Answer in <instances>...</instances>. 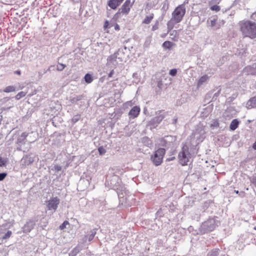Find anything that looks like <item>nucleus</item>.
Listing matches in <instances>:
<instances>
[{"instance_id":"1a4fd4ad","label":"nucleus","mask_w":256,"mask_h":256,"mask_svg":"<svg viewBox=\"0 0 256 256\" xmlns=\"http://www.w3.org/2000/svg\"><path fill=\"white\" fill-rule=\"evenodd\" d=\"M36 220L33 219H30L28 220L26 224L22 228L24 233H29L34 229L36 225Z\"/></svg>"},{"instance_id":"2eb2a0df","label":"nucleus","mask_w":256,"mask_h":256,"mask_svg":"<svg viewBox=\"0 0 256 256\" xmlns=\"http://www.w3.org/2000/svg\"><path fill=\"white\" fill-rule=\"evenodd\" d=\"M165 115L160 114L154 118L150 121V123L152 124H160L164 118Z\"/></svg>"},{"instance_id":"393cba45","label":"nucleus","mask_w":256,"mask_h":256,"mask_svg":"<svg viewBox=\"0 0 256 256\" xmlns=\"http://www.w3.org/2000/svg\"><path fill=\"white\" fill-rule=\"evenodd\" d=\"M16 90V87L15 86H6L4 90L5 92H14Z\"/></svg>"},{"instance_id":"774afa93","label":"nucleus","mask_w":256,"mask_h":256,"mask_svg":"<svg viewBox=\"0 0 256 256\" xmlns=\"http://www.w3.org/2000/svg\"><path fill=\"white\" fill-rule=\"evenodd\" d=\"M252 243L256 245V237L254 238L252 241Z\"/></svg>"},{"instance_id":"a878e982","label":"nucleus","mask_w":256,"mask_h":256,"mask_svg":"<svg viewBox=\"0 0 256 256\" xmlns=\"http://www.w3.org/2000/svg\"><path fill=\"white\" fill-rule=\"evenodd\" d=\"M174 44L170 41H166L162 44V47L166 50H170Z\"/></svg>"},{"instance_id":"e2e57ef3","label":"nucleus","mask_w":256,"mask_h":256,"mask_svg":"<svg viewBox=\"0 0 256 256\" xmlns=\"http://www.w3.org/2000/svg\"><path fill=\"white\" fill-rule=\"evenodd\" d=\"M178 121V118H176L172 120V124H176Z\"/></svg>"},{"instance_id":"13d9d810","label":"nucleus","mask_w":256,"mask_h":256,"mask_svg":"<svg viewBox=\"0 0 256 256\" xmlns=\"http://www.w3.org/2000/svg\"><path fill=\"white\" fill-rule=\"evenodd\" d=\"M114 30H120V26L118 24H116L114 26Z\"/></svg>"},{"instance_id":"4d7b16f0","label":"nucleus","mask_w":256,"mask_h":256,"mask_svg":"<svg viewBox=\"0 0 256 256\" xmlns=\"http://www.w3.org/2000/svg\"><path fill=\"white\" fill-rule=\"evenodd\" d=\"M14 74L20 75L21 74V71L20 70H16L14 72Z\"/></svg>"},{"instance_id":"cd10ccee","label":"nucleus","mask_w":256,"mask_h":256,"mask_svg":"<svg viewBox=\"0 0 256 256\" xmlns=\"http://www.w3.org/2000/svg\"><path fill=\"white\" fill-rule=\"evenodd\" d=\"M96 229L92 230L90 232V234L86 236V237L88 238V241L90 242L94 239L96 234Z\"/></svg>"},{"instance_id":"9b49d317","label":"nucleus","mask_w":256,"mask_h":256,"mask_svg":"<svg viewBox=\"0 0 256 256\" xmlns=\"http://www.w3.org/2000/svg\"><path fill=\"white\" fill-rule=\"evenodd\" d=\"M244 72L247 74L256 75V62L244 68Z\"/></svg>"},{"instance_id":"0eeeda50","label":"nucleus","mask_w":256,"mask_h":256,"mask_svg":"<svg viewBox=\"0 0 256 256\" xmlns=\"http://www.w3.org/2000/svg\"><path fill=\"white\" fill-rule=\"evenodd\" d=\"M60 202V200L57 197L50 198L46 202V208L48 210H52L55 212L58 208Z\"/></svg>"},{"instance_id":"6e6d98bb","label":"nucleus","mask_w":256,"mask_h":256,"mask_svg":"<svg viewBox=\"0 0 256 256\" xmlns=\"http://www.w3.org/2000/svg\"><path fill=\"white\" fill-rule=\"evenodd\" d=\"M114 70H112L109 73V74H108V76L109 78L112 77V74H114Z\"/></svg>"},{"instance_id":"a19ab883","label":"nucleus","mask_w":256,"mask_h":256,"mask_svg":"<svg viewBox=\"0 0 256 256\" xmlns=\"http://www.w3.org/2000/svg\"><path fill=\"white\" fill-rule=\"evenodd\" d=\"M177 73V70L176 68L172 69L170 70L169 74L172 76H175Z\"/></svg>"},{"instance_id":"aec40b11","label":"nucleus","mask_w":256,"mask_h":256,"mask_svg":"<svg viewBox=\"0 0 256 256\" xmlns=\"http://www.w3.org/2000/svg\"><path fill=\"white\" fill-rule=\"evenodd\" d=\"M28 134L26 132H22L20 136H18L17 139L18 144H24V140L26 137L28 136Z\"/></svg>"},{"instance_id":"b1692460","label":"nucleus","mask_w":256,"mask_h":256,"mask_svg":"<svg viewBox=\"0 0 256 256\" xmlns=\"http://www.w3.org/2000/svg\"><path fill=\"white\" fill-rule=\"evenodd\" d=\"M220 254V250L218 248H214L209 252L206 256H218Z\"/></svg>"},{"instance_id":"39448f33","label":"nucleus","mask_w":256,"mask_h":256,"mask_svg":"<svg viewBox=\"0 0 256 256\" xmlns=\"http://www.w3.org/2000/svg\"><path fill=\"white\" fill-rule=\"evenodd\" d=\"M165 152L166 150L164 148H160L154 152V154L152 155L150 159L156 166H158L161 164Z\"/></svg>"},{"instance_id":"f704fd0d","label":"nucleus","mask_w":256,"mask_h":256,"mask_svg":"<svg viewBox=\"0 0 256 256\" xmlns=\"http://www.w3.org/2000/svg\"><path fill=\"white\" fill-rule=\"evenodd\" d=\"M12 231L10 230H8L6 233L2 236V238L3 240H6V239H8V238L10 236L12 235Z\"/></svg>"},{"instance_id":"49530a36","label":"nucleus","mask_w":256,"mask_h":256,"mask_svg":"<svg viewBox=\"0 0 256 256\" xmlns=\"http://www.w3.org/2000/svg\"><path fill=\"white\" fill-rule=\"evenodd\" d=\"M14 224V222H9L8 223H6L5 224H3L2 226L4 227H8V228H10L11 226H12Z\"/></svg>"},{"instance_id":"0e129e2a","label":"nucleus","mask_w":256,"mask_h":256,"mask_svg":"<svg viewBox=\"0 0 256 256\" xmlns=\"http://www.w3.org/2000/svg\"><path fill=\"white\" fill-rule=\"evenodd\" d=\"M26 18H22V20L23 21L24 24L26 23Z\"/></svg>"},{"instance_id":"58836bf2","label":"nucleus","mask_w":256,"mask_h":256,"mask_svg":"<svg viewBox=\"0 0 256 256\" xmlns=\"http://www.w3.org/2000/svg\"><path fill=\"white\" fill-rule=\"evenodd\" d=\"M232 109H233V108H232V107H230V108H228V109L226 110V112L224 114V116H226H226H228V114L229 112H232Z\"/></svg>"},{"instance_id":"09e8293b","label":"nucleus","mask_w":256,"mask_h":256,"mask_svg":"<svg viewBox=\"0 0 256 256\" xmlns=\"http://www.w3.org/2000/svg\"><path fill=\"white\" fill-rule=\"evenodd\" d=\"M70 100L72 103H75L78 102L76 96H70Z\"/></svg>"},{"instance_id":"052dcab7","label":"nucleus","mask_w":256,"mask_h":256,"mask_svg":"<svg viewBox=\"0 0 256 256\" xmlns=\"http://www.w3.org/2000/svg\"><path fill=\"white\" fill-rule=\"evenodd\" d=\"M239 195L242 197H244V192L242 191L239 192Z\"/></svg>"},{"instance_id":"ea45409f","label":"nucleus","mask_w":256,"mask_h":256,"mask_svg":"<svg viewBox=\"0 0 256 256\" xmlns=\"http://www.w3.org/2000/svg\"><path fill=\"white\" fill-rule=\"evenodd\" d=\"M68 224H69V222L68 221H67V220L64 221V222L60 226V230L64 229V228H66V226Z\"/></svg>"},{"instance_id":"f257e3e1","label":"nucleus","mask_w":256,"mask_h":256,"mask_svg":"<svg viewBox=\"0 0 256 256\" xmlns=\"http://www.w3.org/2000/svg\"><path fill=\"white\" fill-rule=\"evenodd\" d=\"M240 30L244 36L252 39L256 38V22L250 20L242 21L239 23Z\"/></svg>"},{"instance_id":"4c0bfd02","label":"nucleus","mask_w":256,"mask_h":256,"mask_svg":"<svg viewBox=\"0 0 256 256\" xmlns=\"http://www.w3.org/2000/svg\"><path fill=\"white\" fill-rule=\"evenodd\" d=\"M66 66L65 64H59L57 65V70L58 71H62L66 68Z\"/></svg>"},{"instance_id":"bf43d9fd","label":"nucleus","mask_w":256,"mask_h":256,"mask_svg":"<svg viewBox=\"0 0 256 256\" xmlns=\"http://www.w3.org/2000/svg\"><path fill=\"white\" fill-rule=\"evenodd\" d=\"M133 78H138V74L137 72H134L132 74Z\"/></svg>"},{"instance_id":"2f4dec72","label":"nucleus","mask_w":256,"mask_h":256,"mask_svg":"<svg viewBox=\"0 0 256 256\" xmlns=\"http://www.w3.org/2000/svg\"><path fill=\"white\" fill-rule=\"evenodd\" d=\"M26 92H18L16 96H15V98L16 100H20L21 98L24 97L26 96Z\"/></svg>"},{"instance_id":"8fccbe9b","label":"nucleus","mask_w":256,"mask_h":256,"mask_svg":"<svg viewBox=\"0 0 256 256\" xmlns=\"http://www.w3.org/2000/svg\"><path fill=\"white\" fill-rule=\"evenodd\" d=\"M216 23V20L215 18H214L212 20H210V26L212 27L214 26Z\"/></svg>"},{"instance_id":"423d86ee","label":"nucleus","mask_w":256,"mask_h":256,"mask_svg":"<svg viewBox=\"0 0 256 256\" xmlns=\"http://www.w3.org/2000/svg\"><path fill=\"white\" fill-rule=\"evenodd\" d=\"M186 13V8L184 5L178 6L176 8L172 13V18H173L176 22H180Z\"/></svg>"},{"instance_id":"37998d69","label":"nucleus","mask_w":256,"mask_h":256,"mask_svg":"<svg viewBox=\"0 0 256 256\" xmlns=\"http://www.w3.org/2000/svg\"><path fill=\"white\" fill-rule=\"evenodd\" d=\"M158 24L159 22L158 20L156 21L152 27V30L154 31L158 28Z\"/></svg>"},{"instance_id":"473e14b6","label":"nucleus","mask_w":256,"mask_h":256,"mask_svg":"<svg viewBox=\"0 0 256 256\" xmlns=\"http://www.w3.org/2000/svg\"><path fill=\"white\" fill-rule=\"evenodd\" d=\"M219 126V122L217 120H213L210 124V127L212 128H216Z\"/></svg>"},{"instance_id":"69168bd1","label":"nucleus","mask_w":256,"mask_h":256,"mask_svg":"<svg viewBox=\"0 0 256 256\" xmlns=\"http://www.w3.org/2000/svg\"><path fill=\"white\" fill-rule=\"evenodd\" d=\"M252 147L254 149L256 150V142L253 144Z\"/></svg>"},{"instance_id":"f8f14e48","label":"nucleus","mask_w":256,"mask_h":256,"mask_svg":"<svg viewBox=\"0 0 256 256\" xmlns=\"http://www.w3.org/2000/svg\"><path fill=\"white\" fill-rule=\"evenodd\" d=\"M140 108L138 106H134L129 112L128 115L130 118H134L140 114Z\"/></svg>"},{"instance_id":"864d4df0","label":"nucleus","mask_w":256,"mask_h":256,"mask_svg":"<svg viewBox=\"0 0 256 256\" xmlns=\"http://www.w3.org/2000/svg\"><path fill=\"white\" fill-rule=\"evenodd\" d=\"M10 100V98L6 97V98H4L2 99L1 101L2 102H6Z\"/></svg>"},{"instance_id":"6e6552de","label":"nucleus","mask_w":256,"mask_h":256,"mask_svg":"<svg viewBox=\"0 0 256 256\" xmlns=\"http://www.w3.org/2000/svg\"><path fill=\"white\" fill-rule=\"evenodd\" d=\"M130 8H131L130 7V6H128L123 4L122 7L119 8L118 12L114 15L113 18L116 20L121 16L122 14H128L130 10Z\"/></svg>"},{"instance_id":"20e7f679","label":"nucleus","mask_w":256,"mask_h":256,"mask_svg":"<svg viewBox=\"0 0 256 256\" xmlns=\"http://www.w3.org/2000/svg\"><path fill=\"white\" fill-rule=\"evenodd\" d=\"M190 156L188 146L186 144H184L178 156L180 164L182 166L188 165Z\"/></svg>"},{"instance_id":"c85d7f7f","label":"nucleus","mask_w":256,"mask_h":256,"mask_svg":"<svg viewBox=\"0 0 256 256\" xmlns=\"http://www.w3.org/2000/svg\"><path fill=\"white\" fill-rule=\"evenodd\" d=\"M84 80L85 82L87 83V84H90L91 83L93 80H94V78L90 74H86L85 76H84Z\"/></svg>"},{"instance_id":"bb28decb","label":"nucleus","mask_w":256,"mask_h":256,"mask_svg":"<svg viewBox=\"0 0 256 256\" xmlns=\"http://www.w3.org/2000/svg\"><path fill=\"white\" fill-rule=\"evenodd\" d=\"M80 246H76L69 253V256H76L80 251Z\"/></svg>"},{"instance_id":"3c124183","label":"nucleus","mask_w":256,"mask_h":256,"mask_svg":"<svg viewBox=\"0 0 256 256\" xmlns=\"http://www.w3.org/2000/svg\"><path fill=\"white\" fill-rule=\"evenodd\" d=\"M124 4L126 6H130V8L132 6V4H130V0H126Z\"/></svg>"},{"instance_id":"dca6fc26","label":"nucleus","mask_w":256,"mask_h":256,"mask_svg":"<svg viewBox=\"0 0 256 256\" xmlns=\"http://www.w3.org/2000/svg\"><path fill=\"white\" fill-rule=\"evenodd\" d=\"M22 162L24 166H28L34 162V158L29 156H26L22 158Z\"/></svg>"},{"instance_id":"c756f323","label":"nucleus","mask_w":256,"mask_h":256,"mask_svg":"<svg viewBox=\"0 0 256 256\" xmlns=\"http://www.w3.org/2000/svg\"><path fill=\"white\" fill-rule=\"evenodd\" d=\"M153 18L154 14H152L150 16H146L143 20V23L145 24H149L151 22Z\"/></svg>"},{"instance_id":"680f3d73","label":"nucleus","mask_w":256,"mask_h":256,"mask_svg":"<svg viewBox=\"0 0 256 256\" xmlns=\"http://www.w3.org/2000/svg\"><path fill=\"white\" fill-rule=\"evenodd\" d=\"M200 217V215L196 214L195 216H194V219L196 218L197 220H198Z\"/></svg>"},{"instance_id":"e433bc0d","label":"nucleus","mask_w":256,"mask_h":256,"mask_svg":"<svg viewBox=\"0 0 256 256\" xmlns=\"http://www.w3.org/2000/svg\"><path fill=\"white\" fill-rule=\"evenodd\" d=\"M98 151L100 155H103L106 152V150L103 146L99 147L98 148Z\"/></svg>"},{"instance_id":"ddd939ff","label":"nucleus","mask_w":256,"mask_h":256,"mask_svg":"<svg viewBox=\"0 0 256 256\" xmlns=\"http://www.w3.org/2000/svg\"><path fill=\"white\" fill-rule=\"evenodd\" d=\"M124 0H109L108 2V5L113 10H116L118 6Z\"/></svg>"},{"instance_id":"4be33fe9","label":"nucleus","mask_w":256,"mask_h":256,"mask_svg":"<svg viewBox=\"0 0 256 256\" xmlns=\"http://www.w3.org/2000/svg\"><path fill=\"white\" fill-rule=\"evenodd\" d=\"M177 23L178 22H176L175 20L172 18L170 20H169L167 23V28L168 32L174 28V24Z\"/></svg>"},{"instance_id":"7c9ffc66","label":"nucleus","mask_w":256,"mask_h":256,"mask_svg":"<svg viewBox=\"0 0 256 256\" xmlns=\"http://www.w3.org/2000/svg\"><path fill=\"white\" fill-rule=\"evenodd\" d=\"M208 76L206 75L202 76L198 81V86L202 85L207 80Z\"/></svg>"},{"instance_id":"79ce46f5","label":"nucleus","mask_w":256,"mask_h":256,"mask_svg":"<svg viewBox=\"0 0 256 256\" xmlns=\"http://www.w3.org/2000/svg\"><path fill=\"white\" fill-rule=\"evenodd\" d=\"M210 9L212 10L218 12L220 10V7L218 5H214L212 6H211Z\"/></svg>"},{"instance_id":"603ef678","label":"nucleus","mask_w":256,"mask_h":256,"mask_svg":"<svg viewBox=\"0 0 256 256\" xmlns=\"http://www.w3.org/2000/svg\"><path fill=\"white\" fill-rule=\"evenodd\" d=\"M75 96L78 101L82 100L84 98V96L82 95L76 96Z\"/></svg>"},{"instance_id":"f3484780","label":"nucleus","mask_w":256,"mask_h":256,"mask_svg":"<svg viewBox=\"0 0 256 256\" xmlns=\"http://www.w3.org/2000/svg\"><path fill=\"white\" fill-rule=\"evenodd\" d=\"M212 204V202L211 200H208L204 202L202 205L200 206V210L202 212H207L208 208Z\"/></svg>"},{"instance_id":"72a5a7b5","label":"nucleus","mask_w":256,"mask_h":256,"mask_svg":"<svg viewBox=\"0 0 256 256\" xmlns=\"http://www.w3.org/2000/svg\"><path fill=\"white\" fill-rule=\"evenodd\" d=\"M80 114L74 116L72 118V122L74 124L76 123L77 122H78L80 120Z\"/></svg>"},{"instance_id":"338daca9","label":"nucleus","mask_w":256,"mask_h":256,"mask_svg":"<svg viewBox=\"0 0 256 256\" xmlns=\"http://www.w3.org/2000/svg\"><path fill=\"white\" fill-rule=\"evenodd\" d=\"M219 94V92H218L214 94V97L212 98V99L214 98V96H218Z\"/></svg>"},{"instance_id":"a211bd4d","label":"nucleus","mask_w":256,"mask_h":256,"mask_svg":"<svg viewBox=\"0 0 256 256\" xmlns=\"http://www.w3.org/2000/svg\"><path fill=\"white\" fill-rule=\"evenodd\" d=\"M142 143L146 146L151 148L153 146V142L152 140L147 136H144L142 139Z\"/></svg>"},{"instance_id":"c03bdc74","label":"nucleus","mask_w":256,"mask_h":256,"mask_svg":"<svg viewBox=\"0 0 256 256\" xmlns=\"http://www.w3.org/2000/svg\"><path fill=\"white\" fill-rule=\"evenodd\" d=\"M7 176V174L6 172H2L0 173V181L3 180Z\"/></svg>"},{"instance_id":"7ed1b4c3","label":"nucleus","mask_w":256,"mask_h":256,"mask_svg":"<svg viewBox=\"0 0 256 256\" xmlns=\"http://www.w3.org/2000/svg\"><path fill=\"white\" fill-rule=\"evenodd\" d=\"M218 221L215 218H208L203 222L199 228L200 233L202 234L214 230L218 226Z\"/></svg>"},{"instance_id":"4468645a","label":"nucleus","mask_w":256,"mask_h":256,"mask_svg":"<svg viewBox=\"0 0 256 256\" xmlns=\"http://www.w3.org/2000/svg\"><path fill=\"white\" fill-rule=\"evenodd\" d=\"M246 107L248 109L256 108V96L251 98L246 102Z\"/></svg>"},{"instance_id":"9d476101","label":"nucleus","mask_w":256,"mask_h":256,"mask_svg":"<svg viewBox=\"0 0 256 256\" xmlns=\"http://www.w3.org/2000/svg\"><path fill=\"white\" fill-rule=\"evenodd\" d=\"M118 52H114L113 54L110 55L108 57L107 59V65L108 66H110L112 68H114L117 65L118 62L116 59H120V58H118Z\"/></svg>"},{"instance_id":"6ab92c4d","label":"nucleus","mask_w":256,"mask_h":256,"mask_svg":"<svg viewBox=\"0 0 256 256\" xmlns=\"http://www.w3.org/2000/svg\"><path fill=\"white\" fill-rule=\"evenodd\" d=\"M158 144L161 146L165 147L167 148L171 147V146L169 143H168V142L165 137L161 138L159 140Z\"/></svg>"},{"instance_id":"5fc2aeb1","label":"nucleus","mask_w":256,"mask_h":256,"mask_svg":"<svg viewBox=\"0 0 256 256\" xmlns=\"http://www.w3.org/2000/svg\"><path fill=\"white\" fill-rule=\"evenodd\" d=\"M251 182L256 184V177H253L251 180Z\"/></svg>"},{"instance_id":"412c9836","label":"nucleus","mask_w":256,"mask_h":256,"mask_svg":"<svg viewBox=\"0 0 256 256\" xmlns=\"http://www.w3.org/2000/svg\"><path fill=\"white\" fill-rule=\"evenodd\" d=\"M239 124L240 122L237 119L233 120L230 124V128L232 130H234L238 128Z\"/></svg>"},{"instance_id":"c9c22d12","label":"nucleus","mask_w":256,"mask_h":256,"mask_svg":"<svg viewBox=\"0 0 256 256\" xmlns=\"http://www.w3.org/2000/svg\"><path fill=\"white\" fill-rule=\"evenodd\" d=\"M7 160L6 158H4L0 156V166H4L6 165Z\"/></svg>"},{"instance_id":"a18cd8bd","label":"nucleus","mask_w":256,"mask_h":256,"mask_svg":"<svg viewBox=\"0 0 256 256\" xmlns=\"http://www.w3.org/2000/svg\"><path fill=\"white\" fill-rule=\"evenodd\" d=\"M52 170L58 172L62 170V166H60L56 165L54 166V168H52Z\"/></svg>"},{"instance_id":"5701e85b","label":"nucleus","mask_w":256,"mask_h":256,"mask_svg":"<svg viewBox=\"0 0 256 256\" xmlns=\"http://www.w3.org/2000/svg\"><path fill=\"white\" fill-rule=\"evenodd\" d=\"M168 142V143L170 144L171 146H173L174 142L176 140V137L172 136H164Z\"/></svg>"},{"instance_id":"f03ea898","label":"nucleus","mask_w":256,"mask_h":256,"mask_svg":"<svg viewBox=\"0 0 256 256\" xmlns=\"http://www.w3.org/2000/svg\"><path fill=\"white\" fill-rule=\"evenodd\" d=\"M106 184L110 188L116 190L118 195L120 192H124L126 189L124 185L122 182L121 180L116 175H113L107 178Z\"/></svg>"},{"instance_id":"de8ad7c7","label":"nucleus","mask_w":256,"mask_h":256,"mask_svg":"<svg viewBox=\"0 0 256 256\" xmlns=\"http://www.w3.org/2000/svg\"><path fill=\"white\" fill-rule=\"evenodd\" d=\"M112 26L111 24H109L108 22V20H106L104 22V28H111Z\"/></svg>"}]
</instances>
